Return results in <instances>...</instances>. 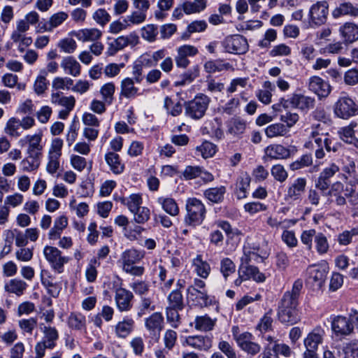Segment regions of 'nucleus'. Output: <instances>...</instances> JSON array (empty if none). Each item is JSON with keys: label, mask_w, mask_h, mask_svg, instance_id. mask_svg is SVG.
I'll use <instances>...</instances> for the list:
<instances>
[{"label": "nucleus", "mask_w": 358, "mask_h": 358, "mask_svg": "<svg viewBox=\"0 0 358 358\" xmlns=\"http://www.w3.org/2000/svg\"><path fill=\"white\" fill-rule=\"evenodd\" d=\"M339 171V166L335 163H331L329 166L325 167L315 180V187L322 192L329 189L328 192H331L343 193L348 198L354 196L355 186L358 184V179L348 180V176L343 174V179L348 181V185L345 187L341 181H336L331 184V178Z\"/></svg>", "instance_id": "1"}, {"label": "nucleus", "mask_w": 358, "mask_h": 358, "mask_svg": "<svg viewBox=\"0 0 358 358\" xmlns=\"http://www.w3.org/2000/svg\"><path fill=\"white\" fill-rule=\"evenodd\" d=\"M302 287L303 282L298 279L294 281L292 289L282 295L278 306V317L282 323L292 325L300 320L298 306Z\"/></svg>", "instance_id": "2"}, {"label": "nucleus", "mask_w": 358, "mask_h": 358, "mask_svg": "<svg viewBox=\"0 0 358 358\" xmlns=\"http://www.w3.org/2000/svg\"><path fill=\"white\" fill-rule=\"evenodd\" d=\"M185 210L184 222L187 226L196 227L203 223L206 218V208L201 200L195 197L187 199Z\"/></svg>", "instance_id": "3"}, {"label": "nucleus", "mask_w": 358, "mask_h": 358, "mask_svg": "<svg viewBox=\"0 0 358 358\" xmlns=\"http://www.w3.org/2000/svg\"><path fill=\"white\" fill-rule=\"evenodd\" d=\"M210 101V98L206 94H197L194 99L185 102V115L194 120L201 119L206 115Z\"/></svg>", "instance_id": "4"}, {"label": "nucleus", "mask_w": 358, "mask_h": 358, "mask_svg": "<svg viewBox=\"0 0 358 358\" xmlns=\"http://www.w3.org/2000/svg\"><path fill=\"white\" fill-rule=\"evenodd\" d=\"M329 4L325 0L313 3L308 10V24L312 28H317L326 24L328 20Z\"/></svg>", "instance_id": "5"}, {"label": "nucleus", "mask_w": 358, "mask_h": 358, "mask_svg": "<svg viewBox=\"0 0 358 358\" xmlns=\"http://www.w3.org/2000/svg\"><path fill=\"white\" fill-rule=\"evenodd\" d=\"M335 117L342 120L358 115V105L349 96H340L333 106Z\"/></svg>", "instance_id": "6"}, {"label": "nucleus", "mask_w": 358, "mask_h": 358, "mask_svg": "<svg viewBox=\"0 0 358 358\" xmlns=\"http://www.w3.org/2000/svg\"><path fill=\"white\" fill-rule=\"evenodd\" d=\"M43 255L51 268L58 273L64 272V265L69 262V257L63 255L62 252L54 246L46 245Z\"/></svg>", "instance_id": "7"}, {"label": "nucleus", "mask_w": 358, "mask_h": 358, "mask_svg": "<svg viewBox=\"0 0 358 358\" xmlns=\"http://www.w3.org/2000/svg\"><path fill=\"white\" fill-rule=\"evenodd\" d=\"M43 134L36 133L29 134L19 141L21 147H26V154L31 157L41 158L43 155V145L42 144Z\"/></svg>", "instance_id": "8"}, {"label": "nucleus", "mask_w": 358, "mask_h": 358, "mask_svg": "<svg viewBox=\"0 0 358 358\" xmlns=\"http://www.w3.org/2000/svg\"><path fill=\"white\" fill-rule=\"evenodd\" d=\"M222 45L226 52L236 55L245 54L249 49L247 39L240 34L227 36L222 42Z\"/></svg>", "instance_id": "9"}, {"label": "nucleus", "mask_w": 358, "mask_h": 358, "mask_svg": "<svg viewBox=\"0 0 358 358\" xmlns=\"http://www.w3.org/2000/svg\"><path fill=\"white\" fill-rule=\"evenodd\" d=\"M114 301L120 313L129 312L133 308V293L126 288L117 287L114 288Z\"/></svg>", "instance_id": "10"}, {"label": "nucleus", "mask_w": 358, "mask_h": 358, "mask_svg": "<svg viewBox=\"0 0 358 358\" xmlns=\"http://www.w3.org/2000/svg\"><path fill=\"white\" fill-rule=\"evenodd\" d=\"M331 328L336 336H348L354 331V326L350 320L341 315L331 316Z\"/></svg>", "instance_id": "11"}, {"label": "nucleus", "mask_w": 358, "mask_h": 358, "mask_svg": "<svg viewBox=\"0 0 358 358\" xmlns=\"http://www.w3.org/2000/svg\"><path fill=\"white\" fill-rule=\"evenodd\" d=\"M238 347L247 355L254 357L261 351V345L254 341V336L250 332H243L235 337Z\"/></svg>", "instance_id": "12"}, {"label": "nucleus", "mask_w": 358, "mask_h": 358, "mask_svg": "<svg viewBox=\"0 0 358 358\" xmlns=\"http://www.w3.org/2000/svg\"><path fill=\"white\" fill-rule=\"evenodd\" d=\"M144 78L137 80V77L132 76V78L127 77L120 82V98L128 99H134L141 94L140 89L135 85V83L141 84Z\"/></svg>", "instance_id": "13"}, {"label": "nucleus", "mask_w": 358, "mask_h": 358, "mask_svg": "<svg viewBox=\"0 0 358 358\" xmlns=\"http://www.w3.org/2000/svg\"><path fill=\"white\" fill-rule=\"evenodd\" d=\"M307 87L319 99L327 98L331 92V86L329 82L317 76H313L308 79Z\"/></svg>", "instance_id": "14"}, {"label": "nucleus", "mask_w": 358, "mask_h": 358, "mask_svg": "<svg viewBox=\"0 0 358 358\" xmlns=\"http://www.w3.org/2000/svg\"><path fill=\"white\" fill-rule=\"evenodd\" d=\"M187 298L194 306L208 307L214 303V298L208 294L207 290L187 287Z\"/></svg>", "instance_id": "15"}, {"label": "nucleus", "mask_w": 358, "mask_h": 358, "mask_svg": "<svg viewBox=\"0 0 358 358\" xmlns=\"http://www.w3.org/2000/svg\"><path fill=\"white\" fill-rule=\"evenodd\" d=\"M164 327V318L162 313L155 312L145 319V327L149 334L159 340Z\"/></svg>", "instance_id": "16"}, {"label": "nucleus", "mask_w": 358, "mask_h": 358, "mask_svg": "<svg viewBox=\"0 0 358 358\" xmlns=\"http://www.w3.org/2000/svg\"><path fill=\"white\" fill-rule=\"evenodd\" d=\"M184 345L197 351L208 352L213 346V337L207 335L188 336L185 339Z\"/></svg>", "instance_id": "17"}, {"label": "nucleus", "mask_w": 358, "mask_h": 358, "mask_svg": "<svg viewBox=\"0 0 358 358\" xmlns=\"http://www.w3.org/2000/svg\"><path fill=\"white\" fill-rule=\"evenodd\" d=\"M287 101L292 108L305 113L313 109L315 105L314 97L297 93L292 94Z\"/></svg>", "instance_id": "18"}, {"label": "nucleus", "mask_w": 358, "mask_h": 358, "mask_svg": "<svg viewBox=\"0 0 358 358\" xmlns=\"http://www.w3.org/2000/svg\"><path fill=\"white\" fill-rule=\"evenodd\" d=\"M307 180L305 178H297L287 187L285 199L288 202L296 201L302 197L305 192Z\"/></svg>", "instance_id": "19"}, {"label": "nucleus", "mask_w": 358, "mask_h": 358, "mask_svg": "<svg viewBox=\"0 0 358 358\" xmlns=\"http://www.w3.org/2000/svg\"><path fill=\"white\" fill-rule=\"evenodd\" d=\"M328 271L327 265H311L307 268L308 280L314 286L321 287L324 284Z\"/></svg>", "instance_id": "20"}, {"label": "nucleus", "mask_w": 358, "mask_h": 358, "mask_svg": "<svg viewBox=\"0 0 358 358\" xmlns=\"http://www.w3.org/2000/svg\"><path fill=\"white\" fill-rule=\"evenodd\" d=\"M177 55L175 62L178 68L186 69L190 64L189 57H194L199 53L196 47L191 45H183L176 49Z\"/></svg>", "instance_id": "21"}, {"label": "nucleus", "mask_w": 358, "mask_h": 358, "mask_svg": "<svg viewBox=\"0 0 358 358\" xmlns=\"http://www.w3.org/2000/svg\"><path fill=\"white\" fill-rule=\"evenodd\" d=\"M331 16L335 20L345 17L357 18L358 17V6L350 1H343L333 8Z\"/></svg>", "instance_id": "22"}, {"label": "nucleus", "mask_w": 358, "mask_h": 358, "mask_svg": "<svg viewBox=\"0 0 358 358\" xmlns=\"http://www.w3.org/2000/svg\"><path fill=\"white\" fill-rule=\"evenodd\" d=\"M155 64L152 62L150 52H146L142 54L132 65V76L137 77V80L144 78L145 74L143 67H153Z\"/></svg>", "instance_id": "23"}, {"label": "nucleus", "mask_w": 358, "mask_h": 358, "mask_svg": "<svg viewBox=\"0 0 358 358\" xmlns=\"http://www.w3.org/2000/svg\"><path fill=\"white\" fill-rule=\"evenodd\" d=\"M134 320L125 316L114 326V332L117 338L124 339L134 331Z\"/></svg>", "instance_id": "24"}, {"label": "nucleus", "mask_w": 358, "mask_h": 358, "mask_svg": "<svg viewBox=\"0 0 358 358\" xmlns=\"http://www.w3.org/2000/svg\"><path fill=\"white\" fill-rule=\"evenodd\" d=\"M338 31L341 38L347 44L358 40V24L354 22H345L339 27Z\"/></svg>", "instance_id": "25"}, {"label": "nucleus", "mask_w": 358, "mask_h": 358, "mask_svg": "<svg viewBox=\"0 0 358 358\" xmlns=\"http://www.w3.org/2000/svg\"><path fill=\"white\" fill-rule=\"evenodd\" d=\"M265 157L270 159H288L291 152L289 148L281 144H271L264 149Z\"/></svg>", "instance_id": "26"}, {"label": "nucleus", "mask_w": 358, "mask_h": 358, "mask_svg": "<svg viewBox=\"0 0 358 358\" xmlns=\"http://www.w3.org/2000/svg\"><path fill=\"white\" fill-rule=\"evenodd\" d=\"M357 125V122L352 121L348 125L340 128L338 131V135L341 141L355 148H358V138L355 136V131Z\"/></svg>", "instance_id": "27"}, {"label": "nucleus", "mask_w": 358, "mask_h": 358, "mask_svg": "<svg viewBox=\"0 0 358 358\" xmlns=\"http://www.w3.org/2000/svg\"><path fill=\"white\" fill-rule=\"evenodd\" d=\"M145 257V251L131 248L124 250L120 256L122 268L124 266L136 264Z\"/></svg>", "instance_id": "28"}, {"label": "nucleus", "mask_w": 358, "mask_h": 358, "mask_svg": "<svg viewBox=\"0 0 358 358\" xmlns=\"http://www.w3.org/2000/svg\"><path fill=\"white\" fill-rule=\"evenodd\" d=\"M192 266L194 272L202 279H207L210 274V265L208 262L203 259L202 255H196V256L192 259Z\"/></svg>", "instance_id": "29"}, {"label": "nucleus", "mask_w": 358, "mask_h": 358, "mask_svg": "<svg viewBox=\"0 0 358 358\" xmlns=\"http://www.w3.org/2000/svg\"><path fill=\"white\" fill-rule=\"evenodd\" d=\"M325 334L326 333L323 328L321 327H316L310 333L308 334L304 340L306 348L317 350L318 346L322 343Z\"/></svg>", "instance_id": "30"}, {"label": "nucleus", "mask_w": 358, "mask_h": 358, "mask_svg": "<svg viewBox=\"0 0 358 358\" xmlns=\"http://www.w3.org/2000/svg\"><path fill=\"white\" fill-rule=\"evenodd\" d=\"M71 35L83 42H95L101 38L102 32L96 28H86L71 31Z\"/></svg>", "instance_id": "31"}, {"label": "nucleus", "mask_w": 358, "mask_h": 358, "mask_svg": "<svg viewBox=\"0 0 358 358\" xmlns=\"http://www.w3.org/2000/svg\"><path fill=\"white\" fill-rule=\"evenodd\" d=\"M104 159L113 173L119 175L124 172V164L117 153L108 151L105 154Z\"/></svg>", "instance_id": "32"}, {"label": "nucleus", "mask_w": 358, "mask_h": 358, "mask_svg": "<svg viewBox=\"0 0 358 358\" xmlns=\"http://www.w3.org/2000/svg\"><path fill=\"white\" fill-rule=\"evenodd\" d=\"M60 66L66 74L73 77H78L81 73V65L72 56L64 57Z\"/></svg>", "instance_id": "33"}, {"label": "nucleus", "mask_w": 358, "mask_h": 358, "mask_svg": "<svg viewBox=\"0 0 358 358\" xmlns=\"http://www.w3.org/2000/svg\"><path fill=\"white\" fill-rule=\"evenodd\" d=\"M28 288L27 283L20 278H13L6 282L4 285V290L8 294H13L20 296Z\"/></svg>", "instance_id": "34"}, {"label": "nucleus", "mask_w": 358, "mask_h": 358, "mask_svg": "<svg viewBox=\"0 0 358 358\" xmlns=\"http://www.w3.org/2000/svg\"><path fill=\"white\" fill-rule=\"evenodd\" d=\"M289 131L282 122L271 124L264 129L265 135L268 138L287 137L289 135Z\"/></svg>", "instance_id": "35"}, {"label": "nucleus", "mask_w": 358, "mask_h": 358, "mask_svg": "<svg viewBox=\"0 0 358 358\" xmlns=\"http://www.w3.org/2000/svg\"><path fill=\"white\" fill-rule=\"evenodd\" d=\"M68 224L69 220L66 215H63L57 217L54 221L53 227L48 233L49 239L53 241L59 239L63 231L67 227Z\"/></svg>", "instance_id": "36"}, {"label": "nucleus", "mask_w": 358, "mask_h": 358, "mask_svg": "<svg viewBox=\"0 0 358 358\" xmlns=\"http://www.w3.org/2000/svg\"><path fill=\"white\" fill-rule=\"evenodd\" d=\"M157 202L162 208L171 216H177L180 213L178 204L176 201L170 196H159Z\"/></svg>", "instance_id": "37"}, {"label": "nucleus", "mask_w": 358, "mask_h": 358, "mask_svg": "<svg viewBox=\"0 0 358 358\" xmlns=\"http://www.w3.org/2000/svg\"><path fill=\"white\" fill-rule=\"evenodd\" d=\"M250 182L251 178L248 173H243L238 178L235 190V194L238 199L247 198Z\"/></svg>", "instance_id": "38"}, {"label": "nucleus", "mask_w": 358, "mask_h": 358, "mask_svg": "<svg viewBox=\"0 0 358 358\" xmlns=\"http://www.w3.org/2000/svg\"><path fill=\"white\" fill-rule=\"evenodd\" d=\"M227 192L225 186L210 187L203 192V196L213 203H220L224 201Z\"/></svg>", "instance_id": "39"}, {"label": "nucleus", "mask_w": 358, "mask_h": 358, "mask_svg": "<svg viewBox=\"0 0 358 358\" xmlns=\"http://www.w3.org/2000/svg\"><path fill=\"white\" fill-rule=\"evenodd\" d=\"M68 17V14L65 12H59L52 15L49 21L40 27V29L37 30V32L52 31L55 28L57 27L66 20Z\"/></svg>", "instance_id": "40"}, {"label": "nucleus", "mask_w": 358, "mask_h": 358, "mask_svg": "<svg viewBox=\"0 0 358 358\" xmlns=\"http://www.w3.org/2000/svg\"><path fill=\"white\" fill-rule=\"evenodd\" d=\"M69 327L74 330L82 331L86 329V317L79 312H72L68 317Z\"/></svg>", "instance_id": "41"}, {"label": "nucleus", "mask_w": 358, "mask_h": 358, "mask_svg": "<svg viewBox=\"0 0 358 358\" xmlns=\"http://www.w3.org/2000/svg\"><path fill=\"white\" fill-rule=\"evenodd\" d=\"M51 103L64 108L73 109L76 104V99L73 96H65L60 92H53L51 94Z\"/></svg>", "instance_id": "42"}, {"label": "nucleus", "mask_w": 358, "mask_h": 358, "mask_svg": "<svg viewBox=\"0 0 358 358\" xmlns=\"http://www.w3.org/2000/svg\"><path fill=\"white\" fill-rule=\"evenodd\" d=\"M117 46L120 50L127 46L134 47L139 43V37L136 31H132L127 35H122L114 40Z\"/></svg>", "instance_id": "43"}, {"label": "nucleus", "mask_w": 358, "mask_h": 358, "mask_svg": "<svg viewBox=\"0 0 358 358\" xmlns=\"http://www.w3.org/2000/svg\"><path fill=\"white\" fill-rule=\"evenodd\" d=\"M43 338L42 341L48 345V349L52 350L57 345V341L59 338V333L55 327L45 326L42 330Z\"/></svg>", "instance_id": "44"}, {"label": "nucleus", "mask_w": 358, "mask_h": 358, "mask_svg": "<svg viewBox=\"0 0 358 358\" xmlns=\"http://www.w3.org/2000/svg\"><path fill=\"white\" fill-rule=\"evenodd\" d=\"M203 67L205 71L210 74L232 69L231 64L225 63L222 60L208 61L204 64Z\"/></svg>", "instance_id": "45"}, {"label": "nucleus", "mask_w": 358, "mask_h": 358, "mask_svg": "<svg viewBox=\"0 0 358 358\" xmlns=\"http://www.w3.org/2000/svg\"><path fill=\"white\" fill-rule=\"evenodd\" d=\"M195 329L201 331H212L216 324V319L210 318L208 315L196 316L194 320Z\"/></svg>", "instance_id": "46"}, {"label": "nucleus", "mask_w": 358, "mask_h": 358, "mask_svg": "<svg viewBox=\"0 0 358 358\" xmlns=\"http://www.w3.org/2000/svg\"><path fill=\"white\" fill-rule=\"evenodd\" d=\"M207 0H194V1H186L182 3V10L187 14L200 13L206 9Z\"/></svg>", "instance_id": "47"}, {"label": "nucleus", "mask_w": 358, "mask_h": 358, "mask_svg": "<svg viewBox=\"0 0 358 358\" xmlns=\"http://www.w3.org/2000/svg\"><path fill=\"white\" fill-rule=\"evenodd\" d=\"M120 201L127 207L131 213L136 211L143 203V198L141 194H131L129 197L120 198Z\"/></svg>", "instance_id": "48"}, {"label": "nucleus", "mask_w": 358, "mask_h": 358, "mask_svg": "<svg viewBox=\"0 0 358 358\" xmlns=\"http://www.w3.org/2000/svg\"><path fill=\"white\" fill-rule=\"evenodd\" d=\"M164 107L166 109L167 114L173 117H177L182 112V103L168 96L164 99Z\"/></svg>", "instance_id": "49"}, {"label": "nucleus", "mask_w": 358, "mask_h": 358, "mask_svg": "<svg viewBox=\"0 0 358 358\" xmlns=\"http://www.w3.org/2000/svg\"><path fill=\"white\" fill-rule=\"evenodd\" d=\"M258 249L244 247L243 255L241 258V266L250 265V263L262 261V257L257 253Z\"/></svg>", "instance_id": "50"}, {"label": "nucleus", "mask_w": 358, "mask_h": 358, "mask_svg": "<svg viewBox=\"0 0 358 358\" xmlns=\"http://www.w3.org/2000/svg\"><path fill=\"white\" fill-rule=\"evenodd\" d=\"M241 267L244 272L247 280L252 278L257 282H263L266 280L265 275L260 272L257 266L252 265H247L242 266Z\"/></svg>", "instance_id": "51"}, {"label": "nucleus", "mask_w": 358, "mask_h": 358, "mask_svg": "<svg viewBox=\"0 0 358 358\" xmlns=\"http://www.w3.org/2000/svg\"><path fill=\"white\" fill-rule=\"evenodd\" d=\"M220 271L227 280L229 276L236 272V264L229 257L222 258L220 263Z\"/></svg>", "instance_id": "52"}, {"label": "nucleus", "mask_w": 358, "mask_h": 358, "mask_svg": "<svg viewBox=\"0 0 358 358\" xmlns=\"http://www.w3.org/2000/svg\"><path fill=\"white\" fill-rule=\"evenodd\" d=\"M18 327L23 335H32L37 327V320L35 317L21 319L18 321Z\"/></svg>", "instance_id": "53"}, {"label": "nucleus", "mask_w": 358, "mask_h": 358, "mask_svg": "<svg viewBox=\"0 0 358 358\" xmlns=\"http://www.w3.org/2000/svg\"><path fill=\"white\" fill-rule=\"evenodd\" d=\"M199 76V68L198 66L185 72L180 76V80L175 83L176 86H183L186 84L191 83Z\"/></svg>", "instance_id": "54"}, {"label": "nucleus", "mask_w": 358, "mask_h": 358, "mask_svg": "<svg viewBox=\"0 0 358 358\" xmlns=\"http://www.w3.org/2000/svg\"><path fill=\"white\" fill-rule=\"evenodd\" d=\"M20 128V120L17 117H10L6 122L4 131L8 136L16 138L21 134Z\"/></svg>", "instance_id": "55"}, {"label": "nucleus", "mask_w": 358, "mask_h": 358, "mask_svg": "<svg viewBox=\"0 0 358 358\" xmlns=\"http://www.w3.org/2000/svg\"><path fill=\"white\" fill-rule=\"evenodd\" d=\"M182 309V308H173L169 306L166 308V320L174 329H177L180 326V317L178 311Z\"/></svg>", "instance_id": "56"}, {"label": "nucleus", "mask_w": 358, "mask_h": 358, "mask_svg": "<svg viewBox=\"0 0 358 358\" xmlns=\"http://www.w3.org/2000/svg\"><path fill=\"white\" fill-rule=\"evenodd\" d=\"M115 92V85L112 82L107 83L101 87L100 94L107 105H110L113 102Z\"/></svg>", "instance_id": "57"}, {"label": "nucleus", "mask_w": 358, "mask_h": 358, "mask_svg": "<svg viewBox=\"0 0 358 358\" xmlns=\"http://www.w3.org/2000/svg\"><path fill=\"white\" fill-rule=\"evenodd\" d=\"M314 242L315 245V250L319 255H323L328 252L329 244L327 238L323 233H317L315 236Z\"/></svg>", "instance_id": "58"}, {"label": "nucleus", "mask_w": 358, "mask_h": 358, "mask_svg": "<svg viewBox=\"0 0 358 358\" xmlns=\"http://www.w3.org/2000/svg\"><path fill=\"white\" fill-rule=\"evenodd\" d=\"M101 265V262H98L95 259H91L86 267L85 278L88 282L92 283L96 280L98 271L96 269Z\"/></svg>", "instance_id": "59"}, {"label": "nucleus", "mask_w": 358, "mask_h": 358, "mask_svg": "<svg viewBox=\"0 0 358 358\" xmlns=\"http://www.w3.org/2000/svg\"><path fill=\"white\" fill-rule=\"evenodd\" d=\"M41 159L38 157H31L27 155V157L21 161V169L24 172H32L38 169L40 166Z\"/></svg>", "instance_id": "60"}, {"label": "nucleus", "mask_w": 358, "mask_h": 358, "mask_svg": "<svg viewBox=\"0 0 358 358\" xmlns=\"http://www.w3.org/2000/svg\"><path fill=\"white\" fill-rule=\"evenodd\" d=\"M246 123L240 119H232L228 123V131L234 136H239L244 133Z\"/></svg>", "instance_id": "61"}, {"label": "nucleus", "mask_w": 358, "mask_h": 358, "mask_svg": "<svg viewBox=\"0 0 358 358\" xmlns=\"http://www.w3.org/2000/svg\"><path fill=\"white\" fill-rule=\"evenodd\" d=\"M168 306L173 308H183V296L182 292L177 289L172 291L168 296Z\"/></svg>", "instance_id": "62"}, {"label": "nucleus", "mask_w": 358, "mask_h": 358, "mask_svg": "<svg viewBox=\"0 0 358 358\" xmlns=\"http://www.w3.org/2000/svg\"><path fill=\"white\" fill-rule=\"evenodd\" d=\"M196 150L200 152L203 158L207 159L212 157L215 154L217 146L209 141H204L201 145L196 148Z\"/></svg>", "instance_id": "63"}, {"label": "nucleus", "mask_w": 358, "mask_h": 358, "mask_svg": "<svg viewBox=\"0 0 358 358\" xmlns=\"http://www.w3.org/2000/svg\"><path fill=\"white\" fill-rule=\"evenodd\" d=\"M48 81L46 79V71L41 70L36 77L34 88L37 94H42L48 88Z\"/></svg>", "instance_id": "64"}]
</instances>
